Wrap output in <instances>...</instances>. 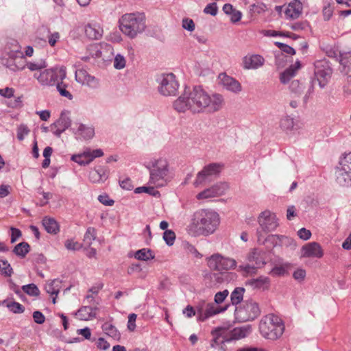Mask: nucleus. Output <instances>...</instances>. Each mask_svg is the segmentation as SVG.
Returning a JSON list of instances; mask_svg holds the SVG:
<instances>
[{
  "mask_svg": "<svg viewBox=\"0 0 351 351\" xmlns=\"http://www.w3.org/2000/svg\"><path fill=\"white\" fill-rule=\"evenodd\" d=\"M137 315L134 313H131L128 316V328L130 331H134L136 328L135 322Z\"/></svg>",
  "mask_w": 351,
  "mask_h": 351,
  "instance_id": "nucleus-64",
  "label": "nucleus"
},
{
  "mask_svg": "<svg viewBox=\"0 0 351 351\" xmlns=\"http://www.w3.org/2000/svg\"><path fill=\"white\" fill-rule=\"evenodd\" d=\"M295 75V69L291 66L280 74V80L282 84L288 83Z\"/></svg>",
  "mask_w": 351,
  "mask_h": 351,
  "instance_id": "nucleus-40",
  "label": "nucleus"
},
{
  "mask_svg": "<svg viewBox=\"0 0 351 351\" xmlns=\"http://www.w3.org/2000/svg\"><path fill=\"white\" fill-rule=\"evenodd\" d=\"M12 268L10 263L5 260H0V274L5 276H11Z\"/></svg>",
  "mask_w": 351,
  "mask_h": 351,
  "instance_id": "nucleus-45",
  "label": "nucleus"
},
{
  "mask_svg": "<svg viewBox=\"0 0 351 351\" xmlns=\"http://www.w3.org/2000/svg\"><path fill=\"white\" fill-rule=\"evenodd\" d=\"M113 65L114 67L118 70L125 68L126 65V60L125 57L120 53H117L114 56Z\"/></svg>",
  "mask_w": 351,
  "mask_h": 351,
  "instance_id": "nucleus-44",
  "label": "nucleus"
},
{
  "mask_svg": "<svg viewBox=\"0 0 351 351\" xmlns=\"http://www.w3.org/2000/svg\"><path fill=\"white\" fill-rule=\"evenodd\" d=\"M280 127L287 134H290L298 129L293 118L288 115L282 117L280 121Z\"/></svg>",
  "mask_w": 351,
  "mask_h": 351,
  "instance_id": "nucleus-27",
  "label": "nucleus"
},
{
  "mask_svg": "<svg viewBox=\"0 0 351 351\" xmlns=\"http://www.w3.org/2000/svg\"><path fill=\"white\" fill-rule=\"evenodd\" d=\"M219 84L226 90L234 94H239L242 90L241 83L235 78L228 75L226 73H221L218 75Z\"/></svg>",
  "mask_w": 351,
  "mask_h": 351,
  "instance_id": "nucleus-13",
  "label": "nucleus"
},
{
  "mask_svg": "<svg viewBox=\"0 0 351 351\" xmlns=\"http://www.w3.org/2000/svg\"><path fill=\"white\" fill-rule=\"evenodd\" d=\"M298 235L301 239L306 241L311 238V232L310 230L302 228L298 231Z\"/></svg>",
  "mask_w": 351,
  "mask_h": 351,
  "instance_id": "nucleus-62",
  "label": "nucleus"
},
{
  "mask_svg": "<svg viewBox=\"0 0 351 351\" xmlns=\"http://www.w3.org/2000/svg\"><path fill=\"white\" fill-rule=\"evenodd\" d=\"M256 267L249 264L241 265L239 266L238 271L243 273V275L254 274L256 272Z\"/></svg>",
  "mask_w": 351,
  "mask_h": 351,
  "instance_id": "nucleus-50",
  "label": "nucleus"
},
{
  "mask_svg": "<svg viewBox=\"0 0 351 351\" xmlns=\"http://www.w3.org/2000/svg\"><path fill=\"white\" fill-rule=\"evenodd\" d=\"M158 90L163 96L175 95L179 88L176 75L172 73H162L156 78Z\"/></svg>",
  "mask_w": 351,
  "mask_h": 351,
  "instance_id": "nucleus-7",
  "label": "nucleus"
},
{
  "mask_svg": "<svg viewBox=\"0 0 351 351\" xmlns=\"http://www.w3.org/2000/svg\"><path fill=\"white\" fill-rule=\"evenodd\" d=\"M21 289L30 296H38L40 293L38 287L33 283L23 285Z\"/></svg>",
  "mask_w": 351,
  "mask_h": 351,
  "instance_id": "nucleus-43",
  "label": "nucleus"
},
{
  "mask_svg": "<svg viewBox=\"0 0 351 351\" xmlns=\"http://www.w3.org/2000/svg\"><path fill=\"white\" fill-rule=\"evenodd\" d=\"M103 330L106 335L114 339H119L120 334L117 329L112 324L106 323L103 325Z\"/></svg>",
  "mask_w": 351,
  "mask_h": 351,
  "instance_id": "nucleus-41",
  "label": "nucleus"
},
{
  "mask_svg": "<svg viewBox=\"0 0 351 351\" xmlns=\"http://www.w3.org/2000/svg\"><path fill=\"white\" fill-rule=\"evenodd\" d=\"M55 86L62 97H66L69 100L73 99V95L66 90L68 85L64 82V80H58Z\"/></svg>",
  "mask_w": 351,
  "mask_h": 351,
  "instance_id": "nucleus-36",
  "label": "nucleus"
},
{
  "mask_svg": "<svg viewBox=\"0 0 351 351\" xmlns=\"http://www.w3.org/2000/svg\"><path fill=\"white\" fill-rule=\"evenodd\" d=\"M98 200L105 206H112L114 201L109 197L107 194H101L98 196Z\"/></svg>",
  "mask_w": 351,
  "mask_h": 351,
  "instance_id": "nucleus-60",
  "label": "nucleus"
},
{
  "mask_svg": "<svg viewBox=\"0 0 351 351\" xmlns=\"http://www.w3.org/2000/svg\"><path fill=\"white\" fill-rule=\"evenodd\" d=\"M97 238V232L95 228L88 227L84 234L83 243L87 247H90L93 241Z\"/></svg>",
  "mask_w": 351,
  "mask_h": 351,
  "instance_id": "nucleus-35",
  "label": "nucleus"
},
{
  "mask_svg": "<svg viewBox=\"0 0 351 351\" xmlns=\"http://www.w3.org/2000/svg\"><path fill=\"white\" fill-rule=\"evenodd\" d=\"M228 188V186L226 183L219 182L199 193L196 197L197 199H206L219 197L223 195Z\"/></svg>",
  "mask_w": 351,
  "mask_h": 351,
  "instance_id": "nucleus-15",
  "label": "nucleus"
},
{
  "mask_svg": "<svg viewBox=\"0 0 351 351\" xmlns=\"http://www.w3.org/2000/svg\"><path fill=\"white\" fill-rule=\"evenodd\" d=\"M142 192H145L152 195H156V194L158 193V191H155L153 186H141L135 189L136 193H140Z\"/></svg>",
  "mask_w": 351,
  "mask_h": 351,
  "instance_id": "nucleus-58",
  "label": "nucleus"
},
{
  "mask_svg": "<svg viewBox=\"0 0 351 351\" xmlns=\"http://www.w3.org/2000/svg\"><path fill=\"white\" fill-rule=\"evenodd\" d=\"M217 10L218 9L216 3H211L205 7L204 12L212 16H215L217 14Z\"/></svg>",
  "mask_w": 351,
  "mask_h": 351,
  "instance_id": "nucleus-57",
  "label": "nucleus"
},
{
  "mask_svg": "<svg viewBox=\"0 0 351 351\" xmlns=\"http://www.w3.org/2000/svg\"><path fill=\"white\" fill-rule=\"evenodd\" d=\"M301 253V256L304 258H320L324 256L323 250L317 242H311L302 246Z\"/></svg>",
  "mask_w": 351,
  "mask_h": 351,
  "instance_id": "nucleus-16",
  "label": "nucleus"
},
{
  "mask_svg": "<svg viewBox=\"0 0 351 351\" xmlns=\"http://www.w3.org/2000/svg\"><path fill=\"white\" fill-rule=\"evenodd\" d=\"M336 180L342 186H351V171H343V167L338 166L335 171Z\"/></svg>",
  "mask_w": 351,
  "mask_h": 351,
  "instance_id": "nucleus-25",
  "label": "nucleus"
},
{
  "mask_svg": "<svg viewBox=\"0 0 351 351\" xmlns=\"http://www.w3.org/2000/svg\"><path fill=\"white\" fill-rule=\"evenodd\" d=\"M224 105L225 99L221 94L208 93L201 86L185 90L173 103L176 111L189 110L194 114H213L221 110Z\"/></svg>",
  "mask_w": 351,
  "mask_h": 351,
  "instance_id": "nucleus-1",
  "label": "nucleus"
},
{
  "mask_svg": "<svg viewBox=\"0 0 351 351\" xmlns=\"http://www.w3.org/2000/svg\"><path fill=\"white\" fill-rule=\"evenodd\" d=\"M6 307L13 313L20 314L25 311V307L20 303L13 301L8 302Z\"/></svg>",
  "mask_w": 351,
  "mask_h": 351,
  "instance_id": "nucleus-42",
  "label": "nucleus"
},
{
  "mask_svg": "<svg viewBox=\"0 0 351 351\" xmlns=\"http://www.w3.org/2000/svg\"><path fill=\"white\" fill-rule=\"evenodd\" d=\"M82 85H86L91 88H96L99 86V80L93 75L88 74Z\"/></svg>",
  "mask_w": 351,
  "mask_h": 351,
  "instance_id": "nucleus-52",
  "label": "nucleus"
},
{
  "mask_svg": "<svg viewBox=\"0 0 351 351\" xmlns=\"http://www.w3.org/2000/svg\"><path fill=\"white\" fill-rule=\"evenodd\" d=\"M274 267L269 274L274 277L283 276L289 274V271L292 267L291 263L284 261L282 258H278L273 263Z\"/></svg>",
  "mask_w": 351,
  "mask_h": 351,
  "instance_id": "nucleus-19",
  "label": "nucleus"
},
{
  "mask_svg": "<svg viewBox=\"0 0 351 351\" xmlns=\"http://www.w3.org/2000/svg\"><path fill=\"white\" fill-rule=\"evenodd\" d=\"M229 292L228 290L217 292L215 295V302L216 304H221L228 295Z\"/></svg>",
  "mask_w": 351,
  "mask_h": 351,
  "instance_id": "nucleus-56",
  "label": "nucleus"
},
{
  "mask_svg": "<svg viewBox=\"0 0 351 351\" xmlns=\"http://www.w3.org/2000/svg\"><path fill=\"white\" fill-rule=\"evenodd\" d=\"M207 265L212 270L223 271L234 269L237 263L234 258L216 253L207 258Z\"/></svg>",
  "mask_w": 351,
  "mask_h": 351,
  "instance_id": "nucleus-8",
  "label": "nucleus"
},
{
  "mask_svg": "<svg viewBox=\"0 0 351 351\" xmlns=\"http://www.w3.org/2000/svg\"><path fill=\"white\" fill-rule=\"evenodd\" d=\"M267 239L271 241L274 245H282L286 241L289 240L287 237L279 234H271Z\"/></svg>",
  "mask_w": 351,
  "mask_h": 351,
  "instance_id": "nucleus-46",
  "label": "nucleus"
},
{
  "mask_svg": "<svg viewBox=\"0 0 351 351\" xmlns=\"http://www.w3.org/2000/svg\"><path fill=\"white\" fill-rule=\"evenodd\" d=\"M306 271L304 269L298 268L293 274V278L299 282L304 281L306 278Z\"/></svg>",
  "mask_w": 351,
  "mask_h": 351,
  "instance_id": "nucleus-54",
  "label": "nucleus"
},
{
  "mask_svg": "<svg viewBox=\"0 0 351 351\" xmlns=\"http://www.w3.org/2000/svg\"><path fill=\"white\" fill-rule=\"evenodd\" d=\"M47 38L49 45L51 47H53L59 41L60 38V35L57 32L53 33L49 32Z\"/></svg>",
  "mask_w": 351,
  "mask_h": 351,
  "instance_id": "nucleus-55",
  "label": "nucleus"
},
{
  "mask_svg": "<svg viewBox=\"0 0 351 351\" xmlns=\"http://www.w3.org/2000/svg\"><path fill=\"white\" fill-rule=\"evenodd\" d=\"M228 341L238 340L247 337L251 332L250 326L237 327L232 329L226 328Z\"/></svg>",
  "mask_w": 351,
  "mask_h": 351,
  "instance_id": "nucleus-21",
  "label": "nucleus"
},
{
  "mask_svg": "<svg viewBox=\"0 0 351 351\" xmlns=\"http://www.w3.org/2000/svg\"><path fill=\"white\" fill-rule=\"evenodd\" d=\"M33 77L37 80L38 84L43 87L55 86L58 80L66 77V69L63 66L45 69L34 73Z\"/></svg>",
  "mask_w": 351,
  "mask_h": 351,
  "instance_id": "nucleus-6",
  "label": "nucleus"
},
{
  "mask_svg": "<svg viewBox=\"0 0 351 351\" xmlns=\"http://www.w3.org/2000/svg\"><path fill=\"white\" fill-rule=\"evenodd\" d=\"M285 325L282 319L274 314L264 316L259 323L261 335L269 340H276L283 334Z\"/></svg>",
  "mask_w": 351,
  "mask_h": 351,
  "instance_id": "nucleus-5",
  "label": "nucleus"
},
{
  "mask_svg": "<svg viewBox=\"0 0 351 351\" xmlns=\"http://www.w3.org/2000/svg\"><path fill=\"white\" fill-rule=\"evenodd\" d=\"M88 74L89 73L84 69H78L75 71V80L78 83L83 84L87 77L86 75Z\"/></svg>",
  "mask_w": 351,
  "mask_h": 351,
  "instance_id": "nucleus-53",
  "label": "nucleus"
},
{
  "mask_svg": "<svg viewBox=\"0 0 351 351\" xmlns=\"http://www.w3.org/2000/svg\"><path fill=\"white\" fill-rule=\"evenodd\" d=\"M75 138L80 140L88 141L95 136V128L92 125L76 123L71 128Z\"/></svg>",
  "mask_w": 351,
  "mask_h": 351,
  "instance_id": "nucleus-14",
  "label": "nucleus"
},
{
  "mask_svg": "<svg viewBox=\"0 0 351 351\" xmlns=\"http://www.w3.org/2000/svg\"><path fill=\"white\" fill-rule=\"evenodd\" d=\"M71 124V120L69 111H62L59 119L53 124L52 127L61 128L63 130H67Z\"/></svg>",
  "mask_w": 351,
  "mask_h": 351,
  "instance_id": "nucleus-31",
  "label": "nucleus"
},
{
  "mask_svg": "<svg viewBox=\"0 0 351 351\" xmlns=\"http://www.w3.org/2000/svg\"><path fill=\"white\" fill-rule=\"evenodd\" d=\"M86 36L94 40L99 39L103 34V29L96 24H88L85 27Z\"/></svg>",
  "mask_w": 351,
  "mask_h": 351,
  "instance_id": "nucleus-30",
  "label": "nucleus"
},
{
  "mask_svg": "<svg viewBox=\"0 0 351 351\" xmlns=\"http://www.w3.org/2000/svg\"><path fill=\"white\" fill-rule=\"evenodd\" d=\"M62 287V281L59 279H54L45 285L46 291L51 296H57Z\"/></svg>",
  "mask_w": 351,
  "mask_h": 351,
  "instance_id": "nucleus-32",
  "label": "nucleus"
},
{
  "mask_svg": "<svg viewBox=\"0 0 351 351\" xmlns=\"http://www.w3.org/2000/svg\"><path fill=\"white\" fill-rule=\"evenodd\" d=\"M103 156L104 152L101 149H91L86 147L82 152L73 155L71 159L81 166H85L90 164L94 159Z\"/></svg>",
  "mask_w": 351,
  "mask_h": 351,
  "instance_id": "nucleus-12",
  "label": "nucleus"
},
{
  "mask_svg": "<svg viewBox=\"0 0 351 351\" xmlns=\"http://www.w3.org/2000/svg\"><path fill=\"white\" fill-rule=\"evenodd\" d=\"M182 27L189 32H193L195 29V23L191 19H184L182 20Z\"/></svg>",
  "mask_w": 351,
  "mask_h": 351,
  "instance_id": "nucleus-61",
  "label": "nucleus"
},
{
  "mask_svg": "<svg viewBox=\"0 0 351 351\" xmlns=\"http://www.w3.org/2000/svg\"><path fill=\"white\" fill-rule=\"evenodd\" d=\"M220 223L219 214L211 209H199L195 211L186 227L192 237L209 236L217 229Z\"/></svg>",
  "mask_w": 351,
  "mask_h": 351,
  "instance_id": "nucleus-2",
  "label": "nucleus"
},
{
  "mask_svg": "<svg viewBox=\"0 0 351 351\" xmlns=\"http://www.w3.org/2000/svg\"><path fill=\"white\" fill-rule=\"evenodd\" d=\"M314 66V80H317L319 87L324 88L331 77L332 69L329 62L326 60L316 61Z\"/></svg>",
  "mask_w": 351,
  "mask_h": 351,
  "instance_id": "nucleus-10",
  "label": "nucleus"
},
{
  "mask_svg": "<svg viewBox=\"0 0 351 351\" xmlns=\"http://www.w3.org/2000/svg\"><path fill=\"white\" fill-rule=\"evenodd\" d=\"M258 223L260 228L257 230L258 240H261L262 232H269L274 231L278 226V219L276 215L269 210L262 212L258 217Z\"/></svg>",
  "mask_w": 351,
  "mask_h": 351,
  "instance_id": "nucleus-9",
  "label": "nucleus"
},
{
  "mask_svg": "<svg viewBox=\"0 0 351 351\" xmlns=\"http://www.w3.org/2000/svg\"><path fill=\"white\" fill-rule=\"evenodd\" d=\"M15 43H16L15 49L13 50H11L8 53V56L10 58H13V59H14L17 57H19V56L23 58V55L21 50V46L19 45V43L17 42H15Z\"/></svg>",
  "mask_w": 351,
  "mask_h": 351,
  "instance_id": "nucleus-59",
  "label": "nucleus"
},
{
  "mask_svg": "<svg viewBox=\"0 0 351 351\" xmlns=\"http://www.w3.org/2000/svg\"><path fill=\"white\" fill-rule=\"evenodd\" d=\"M271 284L270 279L264 276H261L256 278L249 279L245 285L254 289L267 290L269 288Z\"/></svg>",
  "mask_w": 351,
  "mask_h": 351,
  "instance_id": "nucleus-23",
  "label": "nucleus"
},
{
  "mask_svg": "<svg viewBox=\"0 0 351 351\" xmlns=\"http://www.w3.org/2000/svg\"><path fill=\"white\" fill-rule=\"evenodd\" d=\"M94 169L97 171L98 176L102 182H104L108 179L109 176V169L108 167L99 166L97 168H95Z\"/></svg>",
  "mask_w": 351,
  "mask_h": 351,
  "instance_id": "nucleus-49",
  "label": "nucleus"
},
{
  "mask_svg": "<svg viewBox=\"0 0 351 351\" xmlns=\"http://www.w3.org/2000/svg\"><path fill=\"white\" fill-rule=\"evenodd\" d=\"M302 12V4L299 0L291 1L285 10L287 19H296Z\"/></svg>",
  "mask_w": 351,
  "mask_h": 351,
  "instance_id": "nucleus-20",
  "label": "nucleus"
},
{
  "mask_svg": "<svg viewBox=\"0 0 351 351\" xmlns=\"http://www.w3.org/2000/svg\"><path fill=\"white\" fill-rule=\"evenodd\" d=\"M64 246L68 250L77 251L80 250L83 245L74 239H67L64 243Z\"/></svg>",
  "mask_w": 351,
  "mask_h": 351,
  "instance_id": "nucleus-48",
  "label": "nucleus"
},
{
  "mask_svg": "<svg viewBox=\"0 0 351 351\" xmlns=\"http://www.w3.org/2000/svg\"><path fill=\"white\" fill-rule=\"evenodd\" d=\"M225 327H219L212 331L213 339L210 343V346L213 348H219L221 350L225 351L223 345L228 341L227 333H226Z\"/></svg>",
  "mask_w": 351,
  "mask_h": 351,
  "instance_id": "nucleus-18",
  "label": "nucleus"
},
{
  "mask_svg": "<svg viewBox=\"0 0 351 351\" xmlns=\"http://www.w3.org/2000/svg\"><path fill=\"white\" fill-rule=\"evenodd\" d=\"M163 239L167 245H173L176 239L175 232L171 230H166L163 233Z\"/></svg>",
  "mask_w": 351,
  "mask_h": 351,
  "instance_id": "nucleus-47",
  "label": "nucleus"
},
{
  "mask_svg": "<svg viewBox=\"0 0 351 351\" xmlns=\"http://www.w3.org/2000/svg\"><path fill=\"white\" fill-rule=\"evenodd\" d=\"M146 18L143 12H132L123 14L119 19V29L129 37L134 38L146 28Z\"/></svg>",
  "mask_w": 351,
  "mask_h": 351,
  "instance_id": "nucleus-4",
  "label": "nucleus"
},
{
  "mask_svg": "<svg viewBox=\"0 0 351 351\" xmlns=\"http://www.w3.org/2000/svg\"><path fill=\"white\" fill-rule=\"evenodd\" d=\"M265 63L264 58L258 54H248L242 59V66L244 69H257Z\"/></svg>",
  "mask_w": 351,
  "mask_h": 351,
  "instance_id": "nucleus-17",
  "label": "nucleus"
},
{
  "mask_svg": "<svg viewBox=\"0 0 351 351\" xmlns=\"http://www.w3.org/2000/svg\"><path fill=\"white\" fill-rule=\"evenodd\" d=\"M25 66L31 71L39 72L47 68V63L45 59H39L35 61L27 62Z\"/></svg>",
  "mask_w": 351,
  "mask_h": 351,
  "instance_id": "nucleus-33",
  "label": "nucleus"
},
{
  "mask_svg": "<svg viewBox=\"0 0 351 351\" xmlns=\"http://www.w3.org/2000/svg\"><path fill=\"white\" fill-rule=\"evenodd\" d=\"M135 258L141 261H148L154 258L153 252L149 249L143 248L136 252Z\"/></svg>",
  "mask_w": 351,
  "mask_h": 351,
  "instance_id": "nucleus-39",
  "label": "nucleus"
},
{
  "mask_svg": "<svg viewBox=\"0 0 351 351\" xmlns=\"http://www.w3.org/2000/svg\"><path fill=\"white\" fill-rule=\"evenodd\" d=\"M96 308L84 306L81 307L76 313L75 315L80 320H89L95 317Z\"/></svg>",
  "mask_w": 351,
  "mask_h": 351,
  "instance_id": "nucleus-28",
  "label": "nucleus"
},
{
  "mask_svg": "<svg viewBox=\"0 0 351 351\" xmlns=\"http://www.w3.org/2000/svg\"><path fill=\"white\" fill-rule=\"evenodd\" d=\"M243 311L247 313V317H245L246 320L254 319L260 314V309L258 304L252 300L247 301L245 302L243 310L241 311V313Z\"/></svg>",
  "mask_w": 351,
  "mask_h": 351,
  "instance_id": "nucleus-26",
  "label": "nucleus"
},
{
  "mask_svg": "<svg viewBox=\"0 0 351 351\" xmlns=\"http://www.w3.org/2000/svg\"><path fill=\"white\" fill-rule=\"evenodd\" d=\"M339 61L345 71L348 72L351 71V51L339 53Z\"/></svg>",
  "mask_w": 351,
  "mask_h": 351,
  "instance_id": "nucleus-34",
  "label": "nucleus"
},
{
  "mask_svg": "<svg viewBox=\"0 0 351 351\" xmlns=\"http://www.w3.org/2000/svg\"><path fill=\"white\" fill-rule=\"evenodd\" d=\"M42 223L45 230L49 234H56L59 231L58 223L53 218L45 217L42 220Z\"/></svg>",
  "mask_w": 351,
  "mask_h": 351,
  "instance_id": "nucleus-29",
  "label": "nucleus"
},
{
  "mask_svg": "<svg viewBox=\"0 0 351 351\" xmlns=\"http://www.w3.org/2000/svg\"><path fill=\"white\" fill-rule=\"evenodd\" d=\"M29 130L27 125L24 124L20 125L17 128L16 136L19 141H23L25 137L29 134Z\"/></svg>",
  "mask_w": 351,
  "mask_h": 351,
  "instance_id": "nucleus-51",
  "label": "nucleus"
},
{
  "mask_svg": "<svg viewBox=\"0 0 351 351\" xmlns=\"http://www.w3.org/2000/svg\"><path fill=\"white\" fill-rule=\"evenodd\" d=\"M228 308V305H226L224 307H219L213 303H206L204 313L202 315H201L200 322H204L207 319L217 314L224 312Z\"/></svg>",
  "mask_w": 351,
  "mask_h": 351,
  "instance_id": "nucleus-24",
  "label": "nucleus"
},
{
  "mask_svg": "<svg viewBox=\"0 0 351 351\" xmlns=\"http://www.w3.org/2000/svg\"><path fill=\"white\" fill-rule=\"evenodd\" d=\"M30 249L29 245L26 242H21L17 244L13 250V252L21 258H24L29 252Z\"/></svg>",
  "mask_w": 351,
  "mask_h": 351,
  "instance_id": "nucleus-38",
  "label": "nucleus"
},
{
  "mask_svg": "<svg viewBox=\"0 0 351 351\" xmlns=\"http://www.w3.org/2000/svg\"><path fill=\"white\" fill-rule=\"evenodd\" d=\"M222 166L218 163H211L205 166L204 169L199 171L194 181V186L198 187L200 185L210 182L212 177L217 176L221 171Z\"/></svg>",
  "mask_w": 351,
  "mask_h": 351,
  "instance_id": "nucleus-11",
  "label": "nucleus"
},
{
  "mask_svg": "<svg viewBox=\"0 0 351 351\" xmlns=\"http://www.w3.org/2000/svg\"><path fill=\"white\" fill-rule=\"evenodd\" d=\"M245 289L243 287H237L231 293L230 300L232 305H237L243 300Z\"/></svg>",
  "mask_w": 351,
  "mask_h": 351,
  "instance_id": "nucleus-37",
  "label": "nucleus"
},
{
  "mask_svg": "<svg viewBox=\"0 0 351 351\" xmlns=\"http://www.w3.org/2000/svg\"><path fill=\"white\" fill-rule=\"evenodd\" d=\"M247 260L254 263L256 268H261L266 265V253L262 250L254 248L248 254Z\"/></svg>",
  "mask_w": 351,
  "mask_h": 351,
  "instance_id": "nucleus-22",
  "label": "nucleus"
},
{
  "mask_svg": "<svg viewBox=\"0 0 351 351\" xmlns=\"http://www.w3.org/2000/svg\"><path fill=\"white\" fill-rule=\"evenodd\" d=\"M34 321L38 324H42L45 321V317L43 313L39 311H36L33 313Z\"/></svg>",
  "mask_w": 351,
  "mask_h": 351,
  "instance_id": "nucleus-63",
  "label": "nucleus"
},
{
  "mask_svg": "<svg viewBox=\"0 0 351 351\" xmlns=\"http://www.w3.org/2000/svg\"><path fill=\"white\" fill-rule=\"evenodd\" d=\"M145 167L149 172V183L154 187L165 186L171 181L169 165L166 158H153Z\"/></svg>",
  "mask_w": 351,
  "mask_h": 351,
  "instance_id": "nucleus-3",
  "label": "nucleus"
}]
</instances>
